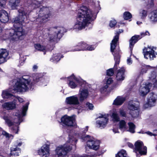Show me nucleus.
<instances>
[{"instance_id": "obj_56", "label": "nucleus", "mask_w": 157, "mask_h": 157, "mask_svg": "<svg viewBox=\"0 0 157 157\" xmlns=\"http://www.w3.org/2000/svg\"><path fill=\"white\" fill-rule=\"evenodd\" d=\"M113 132H114L115 133L119 132L118 131V128H114L113 129Z\"/></svg>"}, {"instance_id": "obj_40", "label": "nucleus", "mask_w": 157, "mask_h": 157, "mask_svg": "<svg viewBox=\"0 0 157 157\" xmlns=\"http://www.w3.org/2000/svg\"><path fill=\"white\" fill-rule=\"evenodd\" d=\"M123 17L125 20H128L132 18V15L129 12H126L124 13Z\"/></svg>"}, {"instance_id": "obj_20", "label": "nucleus", "mask_w": 157, "mask_h": 157, "mask_svg": "<svg viewBox=\"0 0 157 157\" xmlns=\"http://www.w3.org/2000/svg\"><path fill=\"white\" fill-rule=\"evenodd\" d=\"M49 147L48 145L45 144L38 151V154L42 157H48L49 155Z\"/></svg>"}, {"instance_id": "obj_33", "label": "nucleus", "mask_w": 157, "mask_h": 157, "mask_svg": "<svg viewBox=\"0 0 157 157\" xmlns=\"http://www.w3.org/2000/svg\"><path fill=\"white\" fill-rule=\"evenodd\" d=\"M119 128L121 130L126 131L127 129V128L126 125V122L124 120H121L120 121L119 123Z\"/></svg>"}, {"instance_id": "obj_15", "label": "nucleus", "mask_w": 157, "mask_h": 157, "mask_svg": "<svg viewBox=\"0 0 157 157\" xmlns=\"http://www.w3.org/2000/svg\"><path fill=\"white\" fill-rule=\"evenodd\" d=\"M14 33L13 36V38L21 39L20 38L25 34V32L22 26H18L16 24L14 25Z\"/></svg>"}, {"instance_id": "obj_42", "label": "nucleus", "mask_w": 157, "mask_h": 157, "mask_svg": "<svg viewBox=\"0 0 157 157\" xmlns=\"http://www.w3.org/2000/svg\"><path fill=\"white\" fill-rule=\"evenodd\" d=\"M28 105L29 104H27L26 105L23 106L21 116H24L25 115L26 112L28 109Z\"/></svg>"}, {"instance_id": "obj_3", "label": "nucleus", "mask_w": 157, "mask_h": 157, "mask_svg": "<svg viewBox=\"0 0 157 157\" xmlns=\"http://www.w3.org/2000/svg\"><path fill=\"white\" fill-rule=\"evenodd\" d=\"M18 12L19 13L18 16L13 19L14 27L16 24L18 26L23 25L26 20L27 16L30 12L26 9L21 7L18 10Z\"/></svg>"}, {"instance_id": "obj_35", "label": "nucleus", "mask_w": 157, "mask_h": 157, "mask_svg": "<svg viewBox=\"0 0 157 157\" xmlns=\"http://www.w3.org/2000/svg\"><path fill=\"white\" fill-rule=\"evenodd\" d=\"M61 58V54L60 53L55 54L53 55L50 60L55 63L59 61Z\"/></svg>"}, {"instance_id": "obj_39", "label": "nucleus", "mask_w": 157, "mask_h": 157, "mask_svg": "<svg viewBox=\"0 0 157 157\" xmlns=\"http://www.w3.org/2000/svg\"><path fill=\"white\" fill-rule=\"evenodd\" d=\"M147 15V11L144 10H140V16L141 19H144Z\"/></svg>"}, {"instance_id": "obj_8", "label": "nucleus", "mask_w": 157, "mask_h": 157, "mask_svg": "<svg viewBox=\"0 0 157 157\" xmlns=\"http://www.w3.org/2000/svg\"><path fill=\"white\" fill-rule=\"evenodd\" d=\"M68 141L63 145L58 147L56 149V152L59 157H64L72 149V147L67 144Z\"/></svg>"}, {"instance_id": "obj_11", "label": "nucleus", "mask_w": 157, "mask_h": 157, "mask_svg": "<svg viewBox=\"0 0 157 157\" xmlns=\"http://www.w3.org/2000/svg\"><path fill=\"white\" fill-rule=\"evenodd\" d=\"M5 4L4 0H0V21L3 23H6L9 21L8 13L3 10Z\"/></svg>"}, {"instance_id": "obj_17", "label": "nucleus", "mask_w": 157, "mask_h": 157, "mask_svg": "<svg viewBox=\"0 0 157 157\" xmlns=\"http://www.w3.org/2000/svg\"><path fill=\"white\" fill-rule=\"evenodd\" d=\"M143 52L145 58L148 59L149 58L150 60H152L155 57V51L151 47H148L143 49Z\"/></svg>"}, {"instance_id": "obj_52", "label": "nucleus", "mask_w": 157, "mask_h": 157, "mask_svg": "<svg viewBox=\"0 0 157 157\" xmlns=\"http://www.w3.org/2000/svg\"><path fill=\"white\" fill-rule=\"evenodd\" d=\"M77 141V140H70L69 143H71V144H75L76 143V142Z\"/></svg>"}, {"instance_id": "obj_18", "label": "nucleus", "mask_w": 157, "mask_h": 157, "mask_svg": "<svg viewBox=\"0 0 157 157\" xmlns=\"http://www.w3.org/2000/svg\"><path fill=\"white\" fill-rule=\"evenodd\" d=\"M123 30L122 29H119L118 31H116V35L114 37L113 39L112 40L111 43V51L113 52L117 46V42L119 39V34L123 32Z\"/></svg>"}, {"instance_id": "obj_1", "label": "nucleus", "mask_w": 157, "mask_h": 157, "mask_svg": "<svg viewBox=\"0 0 157 157\" xmlns=\"http://www.w3.org/2000/svg\"><path fill=\"white\" fill-rule=\"evenodd\" d=\"M34 82H31L30 78L28 76H24L21 78L19 79L15 83L13 86L14 89H9L8 90H3L2 92V96L4 98H7L13 96L12 93L16 92H24L28 91L29 89H31L33 85L38 82L39 78L36 77L34 79Z\"/></svg>"}, {"instance_id": "obj_36", "label": "nucleus", "mask_w": 157, "mask_h": 157, "mask_svg": "<svg viewBox=\"0 0 157 157\" xmlns=\"http://www.w3.org/2000/svg\"><path fill=\"white\" fill-rule=\"evenodd\" d=\"M128 125L129 127L128 129H127L126 131H129L131 133H134L135 132V125L132 122H129L128 123Z\"/></svg>"}, {"instance_id": "obj_46", "label": "nucleus", "mask_w": 157, "mask_h": 157, "mask_svg": "<svg viewBox=\"0 0 157 157\" xmlns=\"http://www.w3.org/2000/svg\"><path fill=\"white\" fill-rule=\"evenodd\" d=\"M117 24V22L115 20H113L110 21L109 26L111 27H114Z\"/></svg>"}, {"instance_id": "obj_44", "label": "nucleus", "mask_w": 157, "mask_h": 157, "mask_svg": "<svg viewBox=\"0 0 157 157\" xmlns=\"http://www.w3.org/2000/svg\"><path fill=\"white\" fill-rule=\"evenodd\" d=\"M114 74V71L113 68H110L107 71V75L109 76H112Z\"/></svg>"}, {"instance_id": "obj_61", "label": "nucleus", "mask_w": 157, "mask_h": 157, "mask_svg": "<svg viewBox=\"0 0 157 157\" xmlns=\"http://www.w3.org/2000/svg\"><path fill=\"white\" fill-rule=\"evenodd\" d=\"M80 157H88V156L86 155H81Z\"/></svg>"}, {"instance_id": "obj_23", "label": "nucleus", "mask_w": 157, "mask_h": 157, "mask_svg": "<svg viewBox=\"0 0 157 157\" xmlns=\"http://www.w3.org/2000/svg\"><path fill=\"white\" fill-rule=\"evenodd\" d=\"M140 39H141V37L139 36L135 35L132 36L129 40V48L131 53L132 52V50L134 44Z\"/></svg>"}, {"instance_id": "obj_14", "label": "nucleus", "mask_w": 157, "mask_h": 157, "mask_svg": "<svg viewBox=\"0 0 157 157\" xmlns=\"http://www.w3.org/2000/svg\"><path fill=\"white\" fill-rule=\"evenodd\" d=\"M61 124L63 126H72L75 125L74 118L72 117L64 116L61 118Z\"/></svg>"}, {"instance_id": "obj_59", "label": "nucleus", "mask_w": 157, "mask_h": 157, "mask_svg": "<svg viewBox=\"0 0 157 157\" xmlns=\"http://www.w3.org/2000/svg\"><path fill=\"white\" fill-rule=\"evenodd\" d=\"M33 70H35L37 68V66L36 65H34L33 67Z\"/></svg>"}, {"instance_id": "obj_49", "label": "nucleus", "mask_w": 157, "mask_h": 157, "mask_svg": "<svg viewBox=\"0 0 157 157\" xmlns=\"http://www.w3.org/2000/svg\"><path fill=\"white\" fill-rule=\"evenodd\" d=\"M2 151H3L2 149L0 148V156H2V157H9V155L6 153H4L3 155L1 154Z\"/></svg>"}, {"instance_id": "obj_22", "label": "nucleus", "mask_w": 157, "mask_h": 157, "mask_svg": "<svg viewBox=\"0 0 157 157\" xmlns=\"http://www.w3.org/2000/svg\"><path fill=\"white\" fill-rule=\"evenodd\" d=\"M65 102L67 104L69 105H78L79 104L78 98L76 95L67 97Z\"/></svg>"}, {"instance_id": "obj_62", "label": "nucleus", "mask_w": 157, "mask_h": 157, "mask_svg": "<svg viewBox=\"0 0 157 157\" xmlns=\"http://www.w3.org/2000/svg\"><path fill=\"white\" fill-rule=\"evenodd\" d=\"M138 133H141V134H145V132H144L143 131H140L138 132Z\"/></svg>"}, {"instance_id": "obj_12", "label": "nucleus", "mask_w": 157, "mask_h": 157, "mask_svg": "<svg viewBox=\"0 0 157 157\" xmlns=\"http://www.w3.org/2000/svg\"><path fill=\"white\" fill-rule=\"evenodd\" d=\"M139 103L138 101H130L128 104V108L131 111H133V113H130L131 116L133 117H136L139 115L138 111H135V110H137L139 108Z\"/></svg>"}, {"instance_id": "obj_26", "label": "nucleus", "mask_w": 157, "mask_h": 157, "mask_svg": "<svg viewBox=\"0 0 157 157\" xmlns=\"http://www.w3.org/2000/svg\"><path fill=\"white\" fill-rule=\"evenodd\" d=\"M124 71L125 69L124 67H122L118 70L116 77L117 80H123L124 79Z\"/></svg>"}, {"instance_id": "obj_32", "label": "nucleus", "mask_w": 157, "mask_h": 157, "mask_svg": "<svg viewBox=\"0 0 157 157\" xmlns=\"http://www.w3.org/2000/svg\"><path fill=\"white\" fill-rule=\"evenodd\" d=\"M20 0H10V5L12 9H15L18 6Z\"/></svg>"}, {"instance_id": "obj_13", "label": "nucleus", "mask_w": 157, "mask_h": 157, "mask_svg": "<svg viewBox=\"0 0 157 157\" xmlns=\"http://www.w3.org/2000/svg\"><path fill=\"white\" fill-rule=\"evenodd\" d=\"M157 98V95L153 93H151L148 96L147 103L145 104L144 107L146 108L154 106Z\"/></svg>"}, {"instance_id": "obj_19", "label": "nucleus", "mask_w": 157, "mask_h": 157, "mask_svg": "<svg viewBox=\"0 0 157 157\" xmlns=\"http://www.w3.org/2000/svg\"><path fill=\"white\" fill-rule=\"evenodd\" d=\"M151 86V84L150 83L141 85L140 88L139 90L140 95L142 96L146 95L149 92Z\"/></svg>"}, {"instance_id": "obj_63", "label": "nucleus", "mask_w": 157, "mask_h": 157, "mask_svg": "<svg viewBox=\"0 0 157 157\" xmlns=\"http://www.w3.org/2000/svg\"><path fill=\"white\" fill-rule=\"evenodd\" d=\"M21 144H22L21 143H19L17 145H18V146H20L21 145Z\"/></svg>"}, {"instance_id": "obj_50", "label": "nucleus", "mask_w": 157, "mask_h": 157, "mask_svg": "<svg viewBox=\"0 0 157 157\" xmlns=\"http://www.w3.org/2000/svg\"><path fill=\"white\" fill-rule=\"evenodd\" d=\"M119 112L121 116L123 117H125L126 115V113L123 109H120Z\"/></svg>"}, {"instance_id": "obj_2", "label": "nucleus", "mask_w": 157, "mask_h": 157, "mask_svg": "<svg viewBox=\"0 0 157 157\" xmlns=\"http://www.w3.org/2000/svg\"><path fill=\"white\" fill-rule=\"evenodd\" d=\"M95 18L93 16V13L89 8L82 6L78 10L76 22L73 29L81 30L85 28Z\"/></svg>"}, {"instance_id": "obj_55", "label": "nucleus", "mask_w": 157, "mask_h": 157, "mask_svg": "<svg viewBox=\"0 0 157 157\" xmlns=\"http://www.w3.org/2000/svg\"><path fill=\"white\" fill-rule=\"evenodd\" d=\"M17 99L20 102H22L23 101V98H20V97H18L17 98Z\"/></svg>"}, {"instance_id": "obj_38", "label": "nucleus", "mask_w": 157, "mask_h": 157, "mask_svg": "<svg viewBox=\"0 0 157 157\" xmlns=\"http://www.w3.org/2000/svg\"><path fill=\"white\" fill-rule=\"evenodd\" d=\"M126 152L124 150L120 151L116 155V157H126Z\"/></svg>"}, {"instance_id": "obj_54", "label": "nucleus", "mask_w": 157, "mask_h": 157, "mask_svg": "<svg viewBox=\"0 0 157 157\" xmlns=\"http://www.w3.org/2000/svg\"><path fill=\"white\" fill-rule=\"evenodd\" d=\"M132 60H131V59H128L127 60V63L129 64H130L132 63Z\"/></svg>"}, {"instance_id": "obj_29", "label": "nucleus", "mask_w": 157, "mask_h": 157, "mask_svg": "<svg viewBox=\"0 0 157 157\" xmlns=\"http://www.w3.org/2000/svg\"><path fill=\"white\" fill-rule=\"evenodd\" d=\"M125 100V98H124L118 96L114 101L113 104L116 105H121Z\"/></svg>"}, {"instance_id": "obj_28", "label": "nucleus", "mask_w": 157, "mask_h": 157, "mask_svg": "<svg viewBox=\"0 0 157 157\" xmlns=\"http://www.w3.org/2000/svg\"><path fill=\"white\" fill-rule=\"evenodd\" d=\"M113 56L114 57V59L115 62L114 67V69L115 70L117 69V65L119 64L120 63V56L119 52H117L115 53Z\"/></svg>"}, {"instance_id": "obj_30", "label": "nucleus", "mask_w": 157, "mask_h": 157, "mask_svg": "<svg viewBox=\"0 0 157 157\" xmlns=\"http://www.w3.org/2000/svg\"><path fill=\"white\" fill-rule=\"evenodd\" d=\"M2 106L7 110L12 109L15 107V105L12 102H6L2 105Z\"/></svg>"}, {"instance_id": "obj_21", "label": "nucleus", "mask_w": 157, "mask_h": 157, "mask_svg": "<svg viewBox=\"0 0 157 157\" xmlns=\"http://www.w3.org/2000/svg\"><path fill=\"white\" fill-rule=\"evenodd\" d=\"M108 114L103 115L101 114L99 116L98 118H101L100 120L97 121V123L99 125V127L104 128L105 126L108 121Z\"/></svg>"}, {"instance_id": "obj_64", "label": "nucleus", "mask_w": 157, "mask_h": 157, "mask_svg": "<svg viewBox=\"0 0 157 157\" xmlns=\"http://www.w3.org/2000/svg\"><path fill=\"white\" fill-rule=\"evenodd\" d=\"M137 24H140L141 23H142V22H140L139 21H138L137 22Z\"/></svg>"}, {"instance_id": "obj_41", "label": "nucleus", "mask_w": 157, "mask_h": 157, "mask_svg": "<svg viewBox=\"0 0 157 157\" xmlns=\"http://www.w3.org/2000/svg\"><path fill=\"white\" fill-rule=\"evenodd\" d=\"M112 117L113 118V120L114 121H119L120 119L118 114L116 112H114L112 113Z\"/></svg>"}, {"instance_id": "obj_47", "label": "nucleus", "mask_w": 157, "mask_h": 157, "mask_svg": "<svg viewBox=\"0 0 157 157\" xmlns=\"http://www.w3.org/2000/svg\"><path fill=\"white\" fill-rule=\"evenodd\" d=\"M109 86L108 85L106 84L104 86L102 87L100 89V91L101 93H104L105 92L108 88Z\"/></svg>"}, {"instance_id": "obj_45", "label": "nucleus", "mask_w": 157, "mask_h": 157, "mask_svg": "<svg viewBox=\"0 0 157 157\" xmlns=\"http://www.w3.org/2000/svg\"><path fill=\"white\" fill-rule=\"evenodd\" d=\"M150 34L148 31H146L145 32H143L141 33L140 35H138L141 37V39L146 35H150Z\"/></svg>"}, {"instance_id": "obj_57", "label": "nucleus", "mask_w": 157, "mask_h": 157, "mask_svg": "<svg viewBox=\"0 0 157 157\" xmlns=\"http://www.w3.org/2000/svg\"><path fill=\"white\" fill-rule=\"evenodd\" d=\"M128 146L129 147H131V148H133V145L132 144H131V143H128Z\"/></svg>"}, {"instance_id": "obj_25", "label": "nucleus", "mask_w": 157, "mask_h": 157, "mask_svg": "<svg viewBox=\"0 0 157 157\" xmlns=\"http://www.w3.org/2000/svg\"><path fill=\"white\" fill-rule=\"evenodd\" d=\"M68 78L70 79L69 85L72 88H75L77 86V85L74 82V81H76L77 83H80V80L75 78L73 75Z\"/></svg>"}, {"instance_id": "obj_27", "label": "nucleus", "mask_w": 157, "mask_h": 157, "mask_svg": "<svg viewBox=\"0 0 157 157\" xmlns=\"http://www.w3.org/2000/svg\"><path fill=\"white\" fill-rule=\"evenodd\" d=\"M10 154L13 156H18L21 153L20 149L17 146H14L10 148Z\"/></svg>"}, {"instance_id": "obj_34", "label": "nucleus", "mask_w": 157, "mask_h": 157, "mask_svg": "<svg viewBox=\"0 0 157 157\" xmlns=\"http://www.w3.org/2000/svg\"><path fill=\"white\" fill-rule=\"evenodd\" d=\"M151 67L150 66H144L142 67L140 71L139 72L138 77L142 76L143 74L147 72V69Z\"/></svg>"}, {"instance_id": "obj_10", "label": "nucleus", "mask_w": 157, "mask_h": 157, "mask_svg": "<svg viewBox=\"0 0 157 157\" xmlns=\"http://www.w3.org/2000/svg\"><path fill=\"white\" fill-rule=\"evenodd\" d=\"M88 87L89 86L87 84L83 83L81 85L79 93L80 101H83L88 97L89 95Z\"/></svg>"}, {"instance_id": "obj_16", "label": "nucleus", "mask_w": 157, "mask_h": 157, "mask_svg": "<svg viewBox=\"0 0 157 157\" xmlns=\"http://www.w3.org/2000/svg\"><path fill=\"white\" fill-rule=\"evenodd\" d=\"M94 48L92 46H90L87 44L86 43L81 42L78 43L77 48L75 49L73 51H79L83 50H94Z\"/></svg>"}, {"instance_id": "obj_31", "label": "nucleus", "mask_w": 157, "mask_h": 157, "mask_svg": "<svg viewBox=\"0 0 157 157\" xmlns=\"http://www.w3.org/2000/svg\"><path fill=\"white\" fill-rule=\"evenodd\" d=\"M149 17L151 21H157V10H155L151 12L149 15Z\"/></svg>"}, {"instance_id": "obj_4", "label": "nucleus", "mask_w": 157, "mask_h": 157, "mask_svg": "<svg viewBox=\"0 0 157 157\" xmlns=\"http://www.w3.org/2000/svg\"><path fill=\"white\" fill-rule=\"evenodd\" d=\"M64 29L63 27L51 28L48 29L49 41L51 42H56L59 40L63 35Z\"/></svg>"}, {"instance_id": "obj_9", "label": "nucleus", "mask_w": 157, "mask_h": 157, "mask_svg": "<svg viewBox=\"0 0 157 157\" xmlns=\"http://www.w3.org/2000/svg\"><path fill=\"white\" fill-rule=\"evenodd\" d=\"M48 9L44 7L40 9L39 11L38 17L36 19V21L41 24L47 21V20L50 16L49 13L47 11Z\"/></svg>"}, {"instance_id": "obj_51", "label": "nucleus", "mask_w": 157, "mask_h": 157, "mask_svg": "<svg viewBox=\"0 0 157 157\" xmlns=\"http://www.w3.org/2000/svg\"><path fill=\"white\" fill-rule=\"evenodd\" d=\"M113 80L112 78L110 77L107 80L106 84L107 85H110L112 82Z\"/></svg>"}, {"instance_id": "obj_7", "label": "nucleus", "mask_w": 157, "mask_h": 157, "mask_svg": "<svg viewBox=\"0 0 157 157\" xmlns=\"http://www.w3.org/2000/svg\"><path fill=\"white\" fill-rule=\"evenodd\" d=\"M134 151L136 154L137 157L145 155L147 153V148L144 146L142 142L138 141L135 144Z\"/></svg>"}, {"instance_id": "obj_53", "label": "nucleus", "mask_w": 157, "mask_h": 157, "mask_svg": "<svg viewBox=\"0 0 157 157\" xmlns=\"http://www.w3.org/2000/svg\"><path fill=\"white\" fill-rule=\"evenodd\" d=\"M145 133H146L147 135H150V136H152L153 135H154L151 132L149 131H148L147 132H145Z\"/></svg>"}, {"instance_id": "obj_60", "label": "nucleus", "mask_w": 157, "mask_h": 157, "mask_svg": "<svg viewBox=\"0 0 157 157\" xmlns=\"http://www.w3.org/2000/svg\"><path fill=\"white\" fill-rule=\"evenodd\" d=\"M3 134L5 135L6 137L8 136V134L6 132H3Z\"/></svg>"}, {"instance_id": "obj_37", "label": "nucleus", "mask_w": 157, "mask_h": 157, "mask_svg": "<svg viewBox=\"0 0 157 157\" xmlns=\"http://www.w3.org/2000/svg\"><path fill=\"white\" fill-rule=\"evenodd\" d=\"M34 46L35 48L38 51H43L44 50H45V47L40 45L39 44H35Z\"/></svg>"}, {"instance_id": "obj_43", "label": "nucleus", "mask_w": 157, "mask_h": 157, "mask_svg": "<svg viewBox=\"0 0 157 157\" xmlns=\"http://www.w3.org/2000/svg\"><path fill=\"white\" fill-rule=\"evenodd\" d=\"M156 75L155 72V71L152 72L150 74L149 78L150 80H153L156 78Z\"/></svg>"}, {"instance_id": "obj_48", "label": "nucleus", "mask_w": 157, "mask_h": 157, "mask_svg": "<svg viewBox=\"0 0 157 157\" xmlns=\"http://www.w3.org/2000/svg\"><path fill=\"white\" fill-rule=\"evenodd\" d=\"M86 106L90 110L92 109L94 107L93 105L92 104L90 103L89 102H87L86 103Z\"/></svg>"}, {"instance_id": "obj_24", "label": "nucleus", "mask_w": 157, "mask_h": 157, "mask_svg": "<svg viewBox=\"0 0 157 157\" xmlns=\"http://www.w3.org/2000/svg\"><path fill=\"white\" fill-rule=\"evenodd\" d=\"M8 54V52L6 49H2L0 50V64L6 61V59Z\"/></svg>"}, {"instance_id": "obj_6", "label": "nucleus", "mask_w": 157, "mask_h": 157, "mask_svg": "<svg viewBox=\"0 0 157 157\" xmlns=\"http://www.w3.org/2000/svg\"><path fill=\"white\" fill-rule=\"evenodd\" d=\"M81 139L84 141L87 140V146L90 148L97 150L100 147V142L88 135H82Z\"/></svg>"}, {"instance_id": "obj_5", "label": "nucleus", "mask_w": 157, "mask_h": 157, "mask_svg": "<svg viewBox=\"0 0 157 157\" xmlns=\"http://www.w3.org/2000/svg\"><path fill=\"white\" fill-rule=\"evenodd\" d=\"M21 115H19L18 116L16 117L17 118H15L13 122L11 121L10 117L4 116L3 117V119L5 120L6 123L9 126H11L10 130L12 132L17 134L19 130V125L21 122L20 117Z\"/></svg>"}, {"instance_id": "obj_58", "label": "nucleus", "mask_w": 157, "mask_h": 157, "mask_svg": "<svg viewBox=\"0 0 157 157\" xmlns=\"http://www.w3.org/2000/svg\"><path fill=\"white\" fill-rule=\"evenodd\" d=\"M88 126H86V129L84 131V132H83L84 134L88 130Z\"/></svg>"}]
</instances>
